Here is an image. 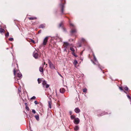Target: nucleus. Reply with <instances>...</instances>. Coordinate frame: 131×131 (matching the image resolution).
Wrapping results in <instances>:
<instances>
[{
	"instance_id": "obj_37",
	"label": "nucleus",
	"mask_w": 131,
	"mask_h": 131,
	"mask_svg": "<svg viewBox=\"0 0 131 131\" xmlns=\"http://www.w3.org/2000/svg\"><path fill=\"white\" fill-rule=\"evenodd\" d=\"M127 96L128 99H131V97L129 95H127Z\"/></svg>"
},
{
	"instance_id": "obj_20",
	"label": "nucleus",
	"mask_w": 131,
	"mask_h": 131,
	"mask_svg": "<svg viewBox=\"0 0 131 131\" xmlns=\"http://www.w3.org/2000/svg\"><path fill=\"white\" fill-rule=\"evenodd\" d=\"M79 129V127L77 126H76L74 128V130H77Z\"/></svg>"
},
{
	"instance_id": "obj_5",
	"label": "nucleus",
	"mask_w": 131,
	"mask_h": 131,
	"mask_svg": "<svg viewBox=\"0 0 131 131\" xmlns=\"http://www.w3.org/2000/svg\"><path fill=\"white\" fill-rule=\"evenodd\" d=\"M48 63L50 68L52 70L55 69L54 65L51 62L50 60H48Z\"/></svg>"
},
{
	"instance_id": "obj_18",
	"label": "nucleus",
	"mask_w": 131,
	"mask_h": 131,
	"mask_svg": "<svg viewBox=\"0 0 131 131\" xmlns=\"http://www.w3.org/2000/svg\"><path fill=\"white\" fill-rule=\"evenodd\" d=\"M35 117L37 121H39V117L38 115L35 116Z\"/></svg>"
},
{
	"instance_id": "obj_43",
	"label": "nucleus",
	"mask_w": 131,
	"mask_h": 131,
	"mask_svg": "<svg viewBox=\"0 0 131 131\" xmlns=\"http://www.w3.org/2000/svg\"><path fill=\"white\" fill-rule=\"evenodd\" d=\"M18 91H19V92H21V90H20V89L19 88H18Z\"/></svg>"
},
{
	"instance_id": "obj_2",
	"label": "nucleus",
	"mask_w": 131,
	"mask_h": 131,
	"mask_svg": "<svg viewBox=\"0 0 131 131\" xmlns=\"http://www.w3.org/2000/svg\"><path fill=\"white\" fill-rule=\"evenodd\" d=\"M16 71L15 69H14V75L15 76L16 75L19 78H21L22 77V74L20 73L19 72V70H17L16 72Z\"/></svg>"
},
{
	"instance_id": "obj_36",
	"label": "nucleus",
	"mask_w": 131,
	"mask_h": 131,
	"mask_svg": "<svg viewBox=\"0 0 131 131\" xmlns=\"http://www.w3.org/2000/svg\"><path fill=\"white\" fill-rule=\"evenodd\" d=\"M104 114L102 113L101 114H97V115H98V116H102V115H104Z\"/></svg>"
},
{
	"instance_id": "obj_52",
	"label": "nucleus",
	"mask_w": 131,
	"mask_h": 131,
	"mask_svg": "<svg viewBox=\"0 0 131 131\" xmlns=\"http://www.w3.org/2000/svg\"><path fill=\"white\" fill-rule=\"evenodd\" d=\"M4 27H5V26H4Z\"/></svg>"
},
{
	"instance_id": "obj_10",
	"label": "nucleus",
	"mask_w": 131,
	"mask_h": 131,
	"mask_svg": "<svg viewBox=\"0 0 131 131\" xmlns=\"http://www.w3.org/2000/svg\"><path fill=\"white\" fill-rule=\"evenodd\" d=\"M33 56L36 59H37L38 57V54L37 53V52H34L33 54Z\"/></svg>"
},
{
	"instance_id": "obj_51",
	"label": "nucleus",
	"mask_w": 131,
	"mask_h": 131,
	"mask_svg": "<svg viewBox=\"0 0 131 131\" xmlns=\"http://www.w3.org/2000/svg\"><path fill=\"white\" fill-rule=\"evenodd\" d=\"M124 92H125V93H126V92L125 91H124Z\"/></svg>"
},
{
	"instance_id": "obj_29",
	"label": "nucleus",
	"mask_w": 131,
	"mask_h": 131,
	"mask_svg": "<svg viewBox=\"0 0 131 131\" xmlns=\"http://www.w3.org/2000/svg\"><path fill=\"white\" fill-rule=\"evenodd\" d=\"M14 39L13 38H9V40L10 41H13V40Z\"/></svg>"
},
{
	"instance_id": "obj_45",
	"label": "nucleus",
	"mask_w": 131,
	"mask_h": 131,
	"mask_svg": "<svg viewBox=\"0 0 131 131\" xmlns=\"http://www.w3.org/2000/svg\"><path fill=\"white\" fill-rule=\"evenodd\" d=\"M41 32V31L40 30H39V31H38V33H40Z\"/></svg>"
},
{
	"instance_id": "obj_14",
	"label": "nucleus",
	"mask_w": 131,
	"mask_h": 131,
	"mask_svg": "<svg viewBox=\"0 0 131 131\" xmlns=\"http://www.w3.org/2000/svg\"><path fill=\"white\" fill-rule=\"evenodd\" d=\"M28 18L30 20H33L34 19H37V18L35 17H28Z\"/></svg>"
},
{
	"instance_id": "obj_27",
	"label": "nucleus",
	"mask_w": 131,
	"mask_h": 131,
	"mask_svg": "<svg viewBox=\"0 0 131 131\" xmlns=\"http://www.w3.org/2000/svg\"><path fill=\"white\" fill-rule=\"evenodd\" d=\"M70 50L71 51H72L73 52L75 51V50L73 47H70Z\"/></svg>"
},
{
	"instance_id": "obj_24",
	"label": "nucleus",
	"mask_w": 131,
	"mask_h": 131,
	"mask_svg": "<svg viewBox=\"0 0 131 131\" xmlns=\"http://www.w3.org/2000/svg\"><path fill=\"white\" fill-rule=\"evenodd\" d=\"M4 29L2 28H0V32L1 33H2L4 32Z\"/></svg>"
},
{
	"instance_id": "obj_4",
	"label": "nucleus",
	"mask_w": 131,
	"mask_h": 131,
	"mask_svg": "<svg viewBox=\"0 0 131 131\" xmlns=\"http://www.w3.org/2000/svg\"><path fill=\"white\" fill-rule=\"evenodd\" d=\"M42 85L43 88L45 87L46 88H47L49 87V85L47 84V82L45 80L42 81Z\"/></svg>"
},
{
	"instance_id": "obj_25",
	"label": "nucleus",
	"mask_w": 131,
	"mask_h": 131,
	"mask_svg": "<svg viewBox=\"0 0 131 131\" xmlns=\"http://www.w3.org/2000/svg\"><path fill=\"white\" fill-rule=\"evenodd\" d=\"M77 63H78V62L76 60H74V61L73 62V63L75 65V66Z\"/></svg>"
},
{
	"instance_id": "obj_33",
	"label": "nucleus",
	"mask_w": 131,
	"mask_h": 131,
	"mask_svg": "<svg viewBox=\"0 0 131 131\" xmlns=\"http://www.w3.org/2000/svg\"><path fill=\"white\" fill-rule=\"evenodd\" d=\"M35 96H34L32 97L30 99L31 100L35 99H36Z\"/></svg>"
},
{
	"instance_id": "obj_48",
	"label": "nucleus",
	"mask_w": 131,
	"mask_h": 131,
	"mask_svg": "<svg viewBox=\"0 0 131 131\" xmlns=\"http://www.w3.org/2000/svg\"><path fill=\"white\" fill-rule=\"evenodd\" d=\"M46 66H47V64H46Z\"/></svg>"
},
{
	"instance_id": "obj_26",
	"label": "nucleus",
	"mask_w": 131,
	"mask_h": 131,
	"mask_svg": "<svg viewBox=\"0 0 131 131\" xmlns=\"http://www.w3.org/2000/svg\"><path fill=\"white\" fill-rule=\"evenodd\" d=\"M77 46L78 47H80L81 46V43H78L77 44Z\"/></svg>"
},
{
	"instance_id": "obj_28",
	"label": "nucleus",
	"mask_w": 131,
	"mask_h": 131,
	"mask_svg": "<svg viewBox=\"0 0 131 131\" xmlns=\"http://www.w3.org/2000/svg\"><path fill=\"white\" fill-rule=\"evenodd\" d=\"M9 33L8 32H7V33L5 34V36L6 37H8L9 36Z\"/></svg>"
},
{
	"instance_id": "obj_34",
	"label": "nucleus",
	"mask_w": 131,
	"mask_h": 131,
	"mask_svg": "<svg viewBox=\"0 0 131 131\" xmlns=\"http://www.w3.org/2000/svg\"><path fill=\"white\" fill-rule=\"evenodd\" d=\"M31 41L32 42V43H35V41H34V40H32V39H31Z\"/></svg>"
},
{
	"instance_id": "obj_17",
	"label": "nucleus",
	"mask_w": 131,
	"mask_h": 131,
	"mask_svg": "<svg viewBox=\"0 0 131 131\" xmlns=\"http://www.w3.org/2000/svg\"><path fill=\"white\" fill-rule=\"evenodd\" d=\"M51 101H48V106L49 107V108H51Z\"/></svg>"
},
{
	"instance_id": "obj_38",
	"label": "nucleus",
	"mask_w": 131,
	"mask_h": 131,
	"mask_svg": "<svg viewBox=\"0 0 131 131\" xmlns=\"http://www.w3.org/2000/svg\"><path fill=\"white\" fill-rule=\"evenodd\" d=\"M58 74L61 77H62V78H63V77L62 76L61 74H60L59 72H58Z\"/></svg>"
},
{
	"instance_id": "obj_39",
	"label": "nucleus",
	"mask_w": 131,
	"mask_h": 131,
	"mask_svg": "<svg viewBox=\"0 0 131 131\" xmlns=\"http://www.w3.org/2000/svg\"><path fill=\"white\" fill-rule=\"evenodd\" d=\"M120 90L121 91L123 90V88L122 87H119Z\"/></svg>"
},
{
	"instance_id": "obj_40",
	"label": "nucleus",
	"mask_w": 131,
	"mask_h": 131,
	"mask_svg": "<svg viewBox=\"0 0 131 131\" xmlns=\"http://www.w3.org/2000/svg\"><path fill=\"white\" fill-rule=\"evenodd\" d=\"M34 103L36 104H38V102L37 101H35L34 102Z\"/></svg>"
},
{
	"instance_id": "obj_41",
	"label": "nucleus",
	"mask_w": 131,
	"mask_h": 131,
	"mask_svg": "<svg viewBox=\"0 0 131 131\" xmlns=\"http://www.w3.org/2000/svg\"><path fill=\"white\" fill-rule=\"evenodd\" d=\"M69 113L70 115H71L72 114V112L71 111H70L69 112Z\"/></svg>"
},
{
	"instance_id": "obj_50",
	"label": "nucleus",
	"mask_w": 131,
	"mask_h": 131,
	"mask_svg": "<svg viewBox=\"0 0 131 131\" xmlns=\"http://www.w3.org/2000/svg\"><path fill=\"white\" fill-rule=\"evenodd\" d=\"M8 49V48H7V49Z\"/></svg>"
},
{
	"instance_id": "obj_7",
	"label": "nucleus",
	"mask_w": 131,
	"mask_h": 131,
	"mask_svg": "<svg viewBox=\"0 0 131 131\" xmlns=\"http://www.w3.org/2000/svg\"><path fill=\"white\" fill-rule=\"evenodd\" d=\"M74 123L75 124H78L80 122V120L78 118H75L74 120Z\"/></svg>"
},
{
	"instance_id": "obj_32",
	"label": "nucleus",
	"mask_w": 131,
	"mask_h": 131,
	"mask_svg": "<svg viewBox=\"0 0 131 131\" xmlns=\"http://www.w3.org/2000/svg\"><path fill=\"white\" fill-rule=\"evenodd\" d=\"M125 90L126 91H127L128 90V88L127 86H126L125 88H124Z\"/></svg>"
},
{
	"instance_id": "obj_15",
	"label": "nucleus",
	"mask_w": 131,
	"mask_h": 131,
	"mask_svg": "<svg viewBox=\"0 0 131 131\" xmlns=\"http://www.w3.org/2000/svg\"><path fill=\"white\" fill-rule=\"evenodd\" d=\"M39 70L41 72H42V73L43 72V66H40L39 67Z\"/></svg>"
},
{
	"instance_id": "obj_46",
	"label": "nucleus",
	"mask_w": 131,
	"mask_h": 131,
	"mask_svg": "<svg viewBox=\"0 0 131 131\" xmlns=\"http://www.w3.org/2000/svg\"><path fill=\"white\" fill-rule=\"evenodd\" d=\"M99 67H100V68L101 69V67L100 66V65H99Z\"/></svg>"
},
{
	"instance_id": "obj_8",
	"label": "nucleus",
	"mask_w": 131,
	"mask_h": 131,
	"mask_svg": "<svg viewBox=\"0 0 131 131\" xmlns=\"http://www.w3.org/2000/svg\"><path fill=\"white\" fill-rule=\"evenodd\" d=\"M69 44L67 42H64L63 46L66 48H67L69 46Z\"/></svg>"
},
{
	"instance_id": "obj_23",
	"label": "nucleus",
	"mask_w": 131,
	"mask_h": 131,
	"mask_svg": "<svg viewBox=\"0 0 131 131\" xmlns=\"http://www.w3.org/2000/svg\"><path fill=\"white\" fill-rule=\"evenodd\" d=\"M38 83L39 84H40V83H41V82L42 81V80H41V79H40L39 78H38L37 80Z\"/></svg>"
},
{
	"instance_id": "obj_31",
	"label": "nucleus",
	"mask_w": 131,
	"mask_h": 131,
	"mask_svg": "<svg viewBox=\"0 0 131 131\" xmlns=\"http://www.w3.org/2000/svg\"><path fill=\"white\" fill-rule=\"evenodd\" d=\"M32 113L34 114H35L36 113V112L35 110L34 109H32Z\"/></svg>"
},
{
	"instance_id": "obj_11",
	"label": "nucleus",
	"mask_w": 131,
	"mask_h": 131,
	"mask_svg": "<svg viewBox=\"0 0 131 131\" xmlns=\"http://www.w3.org/2000/svg\"><path fill=\"white\" fill-rule=\"evenodd\" d=\"M74 112L77 113H79L80 111V110L78 107L76 108L74 110Z\"/></svg>"
},
{
	"instance_id": "obj_6",
	"label": "nucleus",
	"mask_w": 131,
	"mask_h": 131,
	"mask_svg": "<svg viewBox=\"0 0 131 131\" xmlns=\"http://www.w3.org/2000/svg\"><path fill=\"white\" fill-rule=\"evenodd\" d=\"M48 37H46L43 40V42L42 45L43 46L46 45L47 43V42L48 39Z\"/></svg>"
},
{
	"instance_id": "obj_3",
	"label": "nucleus",
	"mask_w": 131,
	"mask_h": 131,
	"mask_svg": "<svg viewBox=\"0 0 131 131\" xmlns=\"http://www.w3.org/2000/svg\"><path fill=\"white\" fill-rule=\"evenodd\" d=\"M63 1L65 2V0H61V3L60 4V6L61 8V12L62 14H63V8L64 7V5L65 4V2L64 3H63Z\"/></svg>"
},
{
	"instance_id": "obj_22",
	"label": "nucleus",
	"mask_w": 131,
	"mask_h": 131,
	"mask_svg": "<svg viewBox=\"0 0 131 131\" xmlns=\"http://www.w3.org/2000/svg\"><path fill=\"white\" fill-rule=\"evenodd\" d=\"M75 116L74 115H71V116L70 117L71 119H75Z\"/></svg>"
},
{
	"instance_id": "obj_9",
	"label": "nucleus",
	"mask_w": 131,
	"mask_h": 131,
	"mask_svg": "<svg viewBox=\"0 0 131 131\" xmlns=\"http://www.w3.org/2000/svg\"><path fill=\"white\" fill-rule=\"evenodd\" d=\"M93 57L94 58V60L95 61V63L94 62H93V63L94 64H96L97 65L98 63L96 58L95 55L93 53Z\"/></svg>"
},
{
	"instance_id": "obj_13",
	"label": "nucleus",
	"mask_w": 131,
	"mask_h": 131,
	"mask_svg": "<svg viewBox=\"0 0 131 131\" xmlns=\"http://www.w3.org/2000/svg\"><path fill=\"white\" fill-rule=\"evenodd\" d=\"M60 92L62 93H63L65 91V89L64 88H61L60 89Z\"/></svg>"
},
{
	"instance_id": "obj_1",
	"label": "nucleus",
	"mask_w": 131,
	"mask_h": 131,
	"mask_svg": "<svg viewBox=\"0 0 131 131\" xmlns=\"http://www.w3.org/2000/svg\"><path fill=\"white\" fill-rule=\"evenodd\" d=\"M70 25L71 29V32L72 33L76 32H77V30L75 28V27L74 25L69 22Z\"/></svg>"
},
{
	"instance_id": "obj_42",
	"label": "nucleus",
	"mask_w": 131,
	"mask_h": 131,
	"mask_svg": "<svg viewBox=\"0 0 131 131\" xmlns=\"http://www.w3.org/2000/svg\"><path fill=\"white\" fill-rule=\"evenodd\" d=\"M26 109L28 111H29V108L28 107L26 106Z\"/></svg>"
},
{
	"instance_id": "obj_19",
	"label": "nucleus",
	"mask_w": 131,
	"mask_h": 131,
	"mask_svg": "<svg viewBox=\"0 0 131 131\" xmlns=\"http://www.w3.org/2000/svg\"><path fill=\"white\" fill-rule=\"evenodd\" d=\"M45 25L44 24H41L39 26V27L40 28H43L45 27Z\"/></svg>"
},
{
	"instance_id": "obj_49",
	"label": "nucleus",
	"mask_w": 131,
	"mask_h": 131,
	"mask_svg": "<svg viewBox=\"0 0 131 131\" xmlns=\"http://www.w3.org/2000/svg\"><path fill=\"white\" fill-rule=\"evenodd\" d=\"M25 104L26 105L27 104V103H25Z\"/></svg>"
},
{
	"instance_id": "obj_16",
	"label": "nucleus",
	"mask_w": 131,
	"mask_h": 131,
	"mask_svg": "<svg viewBox=\"0 0 131 131\" xmlns=\"http://www.w3.org/2000/svg\"><path fill=\"white\" fill-rule=\"evenodd\" d=\"M56 39L58 42L62 41V39L59 37H58L57 38H56Z\"/></svg>"
},
{
	"instance_id": "obj_35",
	"label": "nucleus",
	"mask_w": 131,
	"mask_h": 131,
	"mask_svg": "<svg viewBox=\"0 0 131 131\" xmlns=\"http://www.w3.org/2000/svg\"><path fill=\"white\" fill-rule=\"evenodd\" d=\"M72 54H73V55H74V56H75V57H77V56H76V54H75V53L74 52H73L72 53Z\"/></svg>"
},
{
	"instance_id": "obj_12",
	"label": "nucleus",
	"mask_w": 131,
	"mask_h": 131,
	"mask_svg": "<svg viewBox=\"0 0 131 131\" xmlns=\"http://www.w3.org/2000/svg\"><path fill=\"white\" fill-rule=\"evenodd\" d=\"M63 23L62 22L59 25V27H62V28L63 30L64 31H66L65 29L63 27Z\"/></svg>"
},
{
	"instance_id": "obj_53",
	"label": "nucleus",
	"mask_w": 131,
	"mask_h": 131,
	"mask_svg": "<svg viewBox=\"0 0 131 131\" xmlns=\"http://www.w3.org/2000/svg\"><path fill=\"white\" fill-rule=\"evenodd\" d=\"M30 131H32V130H31Z\"/></svg>"
},
{
	"instance_id": "obj_47",
	"label": "nucleus",
	"mask_w": 131,
	"mask_h": 131,
	"mask_svg": "<svg viewBox=\"0 0 131 131\" xmlns=\"http://www.w3.org/2000/svg\"><path fill=\"white\" fill-rule=\"evenodd\" d=\"M45 62H44V63L43 64L42 66H43V65H45Z\"/></svg>"
},
{
	"instance_id": "obj_21",
	"label": "nucleus",
	"mask_w": 131,
	"mask_h": 131,
	"mask_svg": "<svg viewBox=\"0 0 131 131\" xmlns=\"http://www.w3.org/2000/svg\"><path fill=\"white\" fill-rule=\"evenodd\" d=\"M81 41V42L82 43V42L84 43V42H86V40L84 39L83 38L82 39Z\"/></svg>"
},
{
	"instance_id": "obj_30",
	"label": "nucleus",
	"mask_w": 131,
	"mask_h": 131,
	"mask_svg": "<svg viewBox=\"0 0 131 131\" xmlns=\"http://www.w3.org/2000/svg\"><path fill=\"white\" fill-rule=\"evenodd\" d=\"M87 89L86 88H84L83 90V91L84 92H86L87 91Z\"/></svg>"
},
{
	"instance_id": "obj_44",
	"label": "nucleus",
	"mask_w": 131,
	"mask_h": 131,
	"mask_svg": "<svg viewBox=\"0 0 131 131\" xmlns=\"http://www.w3.org/2000/svg\"><path fill=\"white\" fill-rule=\"evenodd\" d=\"M67 48H65V49H64V51H66V49Z\"/></svg>"
}]
</instances>
